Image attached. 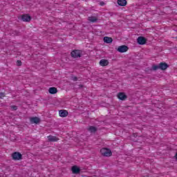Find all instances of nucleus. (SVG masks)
I'll return each instance as SVG.
<instances>
[{
	"mask_svg": "<svg viewBox=\"0 0 177 177\" xmlns=\"http://www.w3.org/2000/svg\"><path fill=\"white\" fill-rule=\"evenodd\" d=\"M169 65L167 62H160L158 65L153 64L150 69V71H157V70H162V71L167 70Z\"/></svg>",
	"mask_w": 177,
	"mask_h": 177,
	"instance_id": "1",
	"label": "nucleus"
},
{
	"mask_svg": "<svg viewBox=\"0 0 177 177\" xmlns=\"http://www.w3.org/2000/svg\"><path fill=\"white\" fill-rule=\"evenodd\" d=\"M100 153L102 156H104V157H111V156H113V153L111 152V150L107 148L101 149Z\"/></svg>",
	"mask_w": 177,
	"mask_h": 177,
	"instance_id": "2",
	"label": "nucleus"
},
{
	"mask_svg": "<svg viewBox=\"0 0 177 177\" xmlns=\"http://www.w3.org/2000/svg\"><path fill=\"white\" fill-rule=\"evenodd\" d=\"M71 55L73 59H77V57H81L82 56V51L81 50H74L71 53Z\"/></svg>",
	"mask_w": 177,
	"mask_h": 177,
	"instance_id": "3",
	"label": "nucleus"
},
{
	"mask_svg": "<svg viewBox=\"0 0 177 177\" xmlns=\"http://www.w3.org/2000/svg\"><path fill=\"white\" fill-rule=\"evenodd\" d=\"M12 160L15 161H19L20 160H23V155L20 153L19 151H15L12 153Z\"/></svg>",
	"mask_w": 177,
	"mask_h": 177,
	"instance_id": "4",
	"label": "nucleus"
},
{
	"mask_svg": "<svg viewBox=\"0 0 177 177\" xmlns=\"http://www.w3.org/2000/svg\"><path fill=\"white\" fill-rule=\"evenodd\" d=\"M137 42L139 45H145V44L147 42V39L146 37L140 36L137 39Z\"/></svg>",
	"mask_w": 177,
	"mask_h": 177,
	"instance_id": "5",
	"label": "nucleus"
},
{
	"mask_svg": "<svg viewBox=\"0 0 177 177\" xmlns=\"http://www.w3.org/2000/svg\"><path fill=\"white\" fill-rule=\"evenodd\" d=\"M128 49L129 48H128L127 46H125V45L120 46L118 48V52H120V53H125V52L128 51Z\"/></svg>",
	"mask_w": 177,
	"mask_h": 177,
	"instance_id": "6",
	"label": "nucleus"
},
{
	"mask_svg": "<svg viewBox=\"0 0 177 177\" xmlns=\"http://www.w3.org/2000/svg\"><path fill=\"white\" fill-rule=\"evenodd\" d=\"M21 19L26 22L31 21V16L28 14L21 15Z\"/></svg>",
	"mask_w": 177,
	"mask_h": 177,
	"instance_id": "7",
	"label": "nucleus"
},
{
	"mask_svg": "<svg viewBox=\"0 0 177 177\" xmlns=\"http://www.w3.org/2000/svg\"><path fill=\"white\" fill-rule=\"evenodd\" d=\"M31 124H39L41 122V119L38 117H32L30 118Z\"/></svg>",
	"mask_w": 177,
	"mask_h": 177,
	"instance_id": "8",
	"label": "nucleus"
},
{
	"mask_svg": "<svg viewBox=\"0 0 177 177\" xmlns=\"http://www.w3.org/2000/svg\"><path fill=\"white\" fill-rule=\"evenodd\" d=\"M118 97L120 100H125L128 98V96L125 94V93H119L118 94Z\"/></svg>",
	"mask_w": 177,
	"mask_h": 177,
	"instance_id": "9",
	"label": "nucleus"
},
{
	"mask_svg": "<svg viewBox=\"0 0 177 177\" xmlns=\"http://www.w3.org/2000/svg\"><path fill=\"white\" fill-rule=\"evenodd\" d=\"M71 170L73 174H75L76 175L81 172V169H80V167L75 165L72 167Z\"/></svg>",
	"mask_w": 177,
	"mask_h": 177,
	"instance_id": "10",
	"label": "nucleus"
},
{
	"mask_svg": "<svg viewBox=\"0 0 177 177\" xmlns=\"http://www.w3.org/2000/svg\"><path fill=\"white\" fill-rule=\"evenodd\" d=\"M59 117H67L68 115V111H66V110H60L59 112Z\"/></svg>",
	"mask_w": 177,
	"mask_h": 177,
	"instance_id": "11",
	"label": "nucleus"
},
{
	"mask_svg": "<svg viewBox=\"0 0 177 177\" xmlns=\"http://www.w3.org/2000/svg\"><path fill=\"white\" fill-rule=\"evenodd\" d=\"M88 132H91V133H96L97 131V128H96L95 126H90L89 128L87 129Z\"/></svg>",
	"mask_w": 177,
	"mask_h": 177,
	"instance_id": "12",
	"label": "nucleus"
},
{
	"mask_svg": "<svg viewBox=\"0 0 177 177\" xmlns=\"http://www.w3.org/2000/svg\"><path fill=\"white\" fill-rule=\"evenodd\" d=\"M100 65H101L102 67H106V66H109V60L101 59L100 61Z\"/></svg>",
	"mask_w": 177,
	"mask_h": 177,
	"instance_id": "13",
	"label": "nucleus"
},
{
	"mask_svg": "<svg viewBox=\"0 0 177 177\" xmlns=\"http://www.w3.org/2000/svg\"><path fill=\"white\" fill-rule=\"evenodd\" d=\"M48 92L51 95H55V93H57V88L56 87H50L48 89Z\"/></svg>",
	"mask_w": 177,
	"mask_h": 177,
	"instance_id": "14",
	"label": "nucleus"
},
{
	"mask_svg": "<svg viewBox=\"0 0 177 177\" xmlns=\"http://www.w3.org/2000/svg\"><path fill=\"white\" fill-rule=\"evenodd\" d=\"M48 142H57V140H59V138H57V137L53 136H48Z\"/></svg>",
	"mask_w": 177,
	"mask_h": 177,
	"instance_id": "15",
	"label": "nucleus"
},
{
	"mask_svg": "<svg viewBox=\"0 0 177 177\" xmlns=\"http://www.w3.org/2000/svg\"><path fill=\"white\" fill-rule=\"evenodd\" d=\"M127 0H118V4L120 6H127Z\"/></svg>",
	"mask_w": 177,
	"mask_h": 177,
	"instance_id": "16",
	"label": "nucleus"
},
{
	"mask_svg": "<svg viewBox=\"0 0 177 177\" xmlns=\"http://www.w3.org/2000/svg\"><path fill=\"white\" fill-rule=\"evenodd\" d=\"M104 42H105L106 44H111V42H113V38L109 37H104Z\"/></svg>",
	"mask_w": 177,
	"mask_h": 177,
	"instance_id": "17",
	"label": "nucleus"
},
{
	"mask_svg": "<svg viewBox=\"0 0 177 177\" xmlns=\"http://www.w3.org/2000/svg\"><path fill=\"white\" fill-rule=\"evenodd\" d=\"M89 21H91V23H95V21H97V18L96 17L91 16L88 17Z\"/></svg>",
	"mask_w": 177,
	"mask_h": 177,
	"instance_id": "18",
	"label": "nucleus"
},
{
	"mask_svg": "<svg viewBox=\"0 0 177 177\" xmlns=\"http://www.w3.org/2000/svg\"><path fill=\"white\" fill-rule=\"evenodd\" d=\"M10 107L12 111H16V110H17V106L16 105H12Z\"/></svg>",
	"mask_w": 177,
	"mask_h": 177,
	"instance_id": "19",
	"label": "nucleus"
},
{
	"mask_svg": "<svg viewBox=\"0 0 177 177\" xmlns=\"http://www.w3.org/2000/svg\"><path fill=\"white\" fill-rule=\"evenodd\" d=\"M5 93H1L0 92V99H3L5 97Z\"/></svg>",
	"mask_w": 177,
	"mask_h": 177,
	"instance_id": "20",
	"label": "nucleus"
},
{
	"mask_svg": "<svg viewBox=\"0 0 177 177\" xmlns=\"http://www.w3.org/2000/svg\"><path fill=\"white\" fill-rule=\"evenodd\" d=\"M72 80L74 82L78 81V77H77V76H72Z\"/></svg>",
	"mask_w": 177,
	"mask_h": 177,
	"instance_id": "21",
	"label": "nucleus"
},
{
	"mask_svg": "<svg viewBox=\"0 0 177 177\" xmlns=\"http://www.w3.org/2000/svg\"><path fill=\"white\" fill-rule=\"evenodd\" d=\"M17 66H21V62L20 60L17 61Z\"/></svg>",
	"mask_w": 177,
	"mask_h": 177,
	"instance_id": "22",
	"label": "nucleus"
},
{
	"mask_svg": "<svg viewBox=\"0 0 177 177\" xmlns=\"http://www.w3.org/2000/svg\"><path fill=\"white\" fill-rule=\"evenodd\" d=\"M100 6H104V5H105L104 1L100 2Z\"/></svg>",
	"mask_w": 177,
	"mask_h": 177,
	"instance_id": "23",
	"label": "nucleus"
},
{
	"mask_svg": "<svg viewBox=\"0 0 177 177\" xmlns=\"http://www.w3.org/2000/svg\"><path fill=\"white\" fill-rule=\"evenodd\" d=\"M174 158H175L176 160H177V152L176 153V154H175V156H174Z\"/></svg>",
	"mask_w": 177,
	"mask_h": 177,
	"instance_id": "24",
	"label": "nucleus"
},
{
	"mask_svg": "<svg viewBox=\"0 0 177 177\" xmlns=\"http://www.w3.org/2000/svg\"><path fill=\"white\" fill-rule=\"evenodd\" d=\"M84 86L83 85H81V87Z\"/></svg>",
	"mask_w": 177,
	"mask_h": 177,
	"instance_id": "25",
	"label": "nucleus"
}]
</instances>
